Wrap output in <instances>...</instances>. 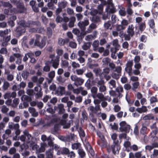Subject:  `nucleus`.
Returning <instances> with one entry per match:
<instances>
[{"label": "nucleus", "instance_id": "f257e3e1", "mask_svg": "<svg viewBox=\"0 0 158 158\" xmlns=\"http://www.w3.org/2000/svg\"><path fill=\"white\" fill-rule=\"evenodd\" d=\"M49 58L51 59V60H47L45 61V66L43 68V71L44 72H48L51 69L50 64H52L53 68L57 69L59 64L60 58L57 56L55 57V54H51L49 56Z\"/></svg>", "mask_w": 158, "mask_h": 158}, {"label": "nucleus", "instance_id": "f03ea898", "mask_svg": "<svg viewBox=\"0 0 158 158\" xmlns=\"http://www.w3.org/2000/svg\"><path fill=\"white\" fill-rule=\"evenodd\" d=\"M48 105L49 107L47 109V111L48 113L53 114V115L51 116L50 120L47 122L46 124V125L47 126H50L57 122V121L59 120V118L57 116L56 114H54L55 113L56 109L54 108L53 109L51 107V105L48 103Z\"/></svg>", "mask_w": 158, "mask_h": 158}, {"label": "nucleus", "instance_id": "7ed1b4c3", "mask_svg": "<svg viewBox=\"0 0 158 158\" xmlns=\"http://www.w3.org/2000/svg\"><path fill=\"white\" fill-rule=\"evenodd\" d=\"M100 101L98 99H96L94 101V103L96 105L95 107L90 106L88 108V110L90 111V114L93 116L94 113H97V112L101 110L100 106L99 105Z\"/></svg>", "mask_w": 158, "mask_h": 158}, {"label": "nucleus", "instance_id": "20e7f679", "mask_svg": "<svg viewBox=\"0 0 158 158\" xmlns=\"http://www.w3.org/2000/svg\"><path fill=\"white\" fill-rule=\"evenodd\" d=\"M134 28L132 25H129L128 26L127 31V34L124 35V36L125 40H130L131 37L134 35L135 33V32L134 31Z\"/></svg>", "mask_w": 158, "mask_h": 158}, {"label": "nucleus", "instance_id": "39448f33", "mask_svg": "<svg viewBox=\"0 0 158 158\" xmlns=\"http://www.w3.org/2000/svg\"><path fill=\"white\" fill-rule=\"evenodd\" d=\"M70 78L71 80L74 82V85L77 87L82 85L84 81V80L83 79L78 77L75 75H71Z\"/></svg>", "mask_w": 158, "mask_h": 158}, {"label": "nucleus", "instance_id": "423d86ee", "mask_svg": "<svg viewBox=\"0 0 158 158\" xmlns=\"http://www.w3.org/2000/svg\"><path fill=\"white\" fill-rule=\"evenodd\" d=\"M45 44V41L44 39L40 36L36 35L34 44L35 46H37L40 48H42L44 46Z\"/></svg>", "mask_w": 158, "mask_h": 158}, {"label": "nucleus", "instance_id": "0eeeda50", "mask_svg": "<svg viewBox=\"0 0 158 158\" xmlns=\"http://www.w3.org/2000/svg\"><path fill=\"white\" fill-rule=\"evenodd\" d=\"M97 86L98 88L99 91L100 92H104L106 90V86L105 85V82L103 79H100L96 81Z\"/></svg>", "mask_w": 158, "mask_h": 158}, {"label": "nucleus", "instance_id": "6e6552de", "mask_svg": "<svg viewBox=\"0 0 158 158\" xmlns=\"http://www.w3.org/2000/svg\"><path fill=\"white\" fill-rule=\"evenodd\" d=\"M73 92L74 94H81V95L85 96L88 94L87 91L84 89V88L82 86H80L76 89H73Z\"/></svg>", "mask_w": 158, "mask_h": 158}, {"label": "nucleus", "instance_id": "1a4fd4ad", "mask_svg": "<svg viewBox=\"0 0 158 158\" xmlns=\"http://www.w3.org/2000/svg\"><path fill=\"white\" fill-rule=\"evenodd\" d=\"M89 20L87 19L83 21L80 22L78 23L79 27L83 32L84 35L85 34V32L86 31V26H88L89 24Z\"/></svg>", "mask_w": 158, "mask_h": 158}, {"label": "nucleus", "instance_id": "9d476101", "mask_svg": "<svg viewBox=\"0 0 158 158\" xmlns=\"http://www.w3.org/2000/svg\"><path fill=\"white\" fill-rule=\"evenodd\" d=\"M23 134L25 135L26 137V142L28 144L32 145L33 144L32 141V137L31 135L29 133L27 130H25L23 132Z\"/></svg>", "mask_w": 158, "mask_h": 158}, {"label": "nucleus", "instance_id": "9b49d317", "mask_svg": "<svg viewBox=\"0 0 158 158\" xmlns=\"http://www.w3.org/2000/svg\"><path fill=\"white\" fill-rule=\"evenodd\" d=\"M120 127L119 130L121 132L127 131H128L130 128V126L126 123L125 121H122L119 123Z\"/></svg>", "mask_w": 158, "mask_h": 158}, {"label": "nucleus", "instance_id": "f8f14e48", "mask_svg": "<svg viewBox=\"0 0 158 158\" xmlns=\"http://www.w3.org/2000/svg\"><path fill=\"white\" fill-rule=\"evenodd\" d=\"M54 109H56V110L58 111V113L59 114L64 113L65 111L64 106L62 104H58L57 106H55Z\"/></svg>", "mask_w": 158, "mask_h": 158}, {"label": "nucleus", "instance_id": "ddd939ff", "mask_svg": "<svg viewBox=\"0 0 158 158\" xmlns=\"http://www.w3.org/2000/svg\"><path fill=\"white\" fill-rule=\"evenodd\" d=\"M4 74L6 75V79L9 81H12L14 79V75L13 73H11L10 71L8 69H6Z\"/></svg>", "mask_w": 158, "mask_h": 158}, {"label": "nucleus", "instance_id": "4468645a", "mask_svg": "<svg viewBox=\"0 0 158 158\" xmlns=\"http://www.w3.org/2000/svg\"><path fill=\"white\" fill-rule=\"evenodd\" d=\"M25 28L21 26H18L16 27L15 32L17 36L19 37L25 32Z\"/></svg>", "mask_w": 158, "mask_h": 158}, {"label": "nucleus", "instance_id": "2eb2a0df", "mask_svg": "<svg viewBox=\"0 0 158 158\" xmlns=\"http://www.w3.org/2000/svg\"><path fill=\"white\" fill-rule=\"evenodd\" d=\"M55 73L54 71H51L48 73V78H47L46 79L48 80V84H50L52 82L55 77Z\"/></svg>", "mask_w": 158, "mask_h": 158}, {"label": "nucleus", "instance_id": "dca6fc26", "mask_svg": "<svg viewBox=\"0 0 158 158\" xmlns=\"http://www.w3.org/2000/svg\"><path fill=\"white\" fill-rule=\"evenodd\" d=\"M40 147L38 149H37L38 146L36 145H35L34 147L36 148V151L37 152H44L45 150V148L47 146V144L45 142L42 143H41Z\"/></svg>", "mask_w": 158, "mask_h": 158}, {"label": "nucleus", "instance_id": "f3484780", "mask_svg": "<svg viewBox=\"0 0 158 158\" xmlns=\"http://www.w3.org/2000/svg\"><path fill=\"white\" fill-rule=\"evenodd\" d=\"M97 27V25L94 23H91L89 26L86 31L85 32L84 35H85L87 33L91 32L93 30L96 29Z\"/></svg>", "mask_w": 158, "mask_h": 158}, {"label": "nucleus", "instance_id": "a211bd4d", "mask_svg": "<svg viewBox=\"0 0 158 158\" xmlns=\"http://www.w3.org/2000/svg\"><path fill=\"white\" fill-rule=\"evenodd\" d=\"M126 67L125 68V70L130 75L131 73L132 70L131 67L133 65V61H128L126 64Z\"/></svg>", "mask_w": 158, "mask_h": 158}, {"label": "nucleus", "instance_id": "6ab92c4d", "mask_svg": "<svg viewBox=\"0 0 158 158\" xmlns=\"http://www.w3.org/2000/svg\"><path fill=\"white\" fill-rule=\"evenodd\" d=\"M108 85L110 89L115 88L116 87V82L115 80L112 79L108 82Z\"/></svg>", "mask_w": 158, "mask_h": 158}, {"label": "nucleus", "instance_id": "aec40b11", "mask_svg": "<svg viewBox=\"0 0 158 158\" xmlns=\"http://www.w3.org/2000/svg\"><path fill=\"white\" fill-rule=\"evenodd\" d=\"M106 12L109 13H113L115 12V8L114 4L108 5L107 8L106 9Z\"/></svg>", "mask_w": 158, "mask_h": 158}, {"label": "nucleus", "instance_id": "412c9836", "mask_svg": "<svg viewBox=\"0 0 158 158\" xmlns=\"http://www.w3.org/2000/svg\"><path fill=\"white\" fill-rule=\"evenodd\" d=\"M69 41V39L67 38L63 39L60 38L58 40V43L60 46H62L64 45L65 44L67 43Z\"/></svg>", "mask_w": 158, "mask_h": 158}, {"label": "nucleus", "instance_id": "4be33fe9", "mask_svg": "<svg viewBox=\"0 0 158 158\" xmlns=\"http://www.w3.org/2000/svg\"><path fill=\"white\" fill-rule=\"evenodd\" d=\"M102 93V92H100L98 93L93 98H97L101 101L105 100L106 98H105L104 94Z\"/></svg>", "mask_w": 158, "mask_h": 158}, {"label": "nucleus", "instance_id": "5701e85b", "mask_svg": "<svg viewBox=\"0 0 158 158\" xmlns=\"http://www.w3.org/2000/svg\"><path fill=\"white\" fill-rule=\"evenodd\" d=\"M17 8L18 13H23L26 10V8L23 5L21 4H19L17 5Z\"/></svg>", "mask_w": 158, "mask_h": 158}, {"label": "nucleus", "instance_id": "b1692460", "mask_svg": "<svg viewBox=\"0 0 158 158\" xmlns=\"http://www.w3.org/2000/svg\"><path fill=\"white\" fill-rule=\"evenodd\" d=\"M10 32L11 30L10 29H6L3 31H0V36L4 37L6 35H8Z\"/></svg>", "mask_w": 158, "mask_h": 158}, {"label": "nucleus", "instance_id": "393cba45", "mask_svg": "<svg viewBox=\"0 0 158 158\" xmlns=\"http://www.w3.org/2000/svg\"><path fill=\"white\" fill-rule=\"evenodd\" d=\"M72 122V120L70 121L69 123H66V121L65 120H63L61 121V123L63 126V128L67 129L69 128L70 126V123Z\"/></svg>", "mask_w": 158, "mask_h": 158}, {"label": "nucleus", "instance_id": "a878e982", "mask_svg": "<svg viewBox=\"0 0 158 158\" xmlns=\"http://www.w3.org/2000/svg\"><path fill=\"white\" fill-rule=\"evenodd\" d=\"M18 24L19 25V26H21L22 27H23L24 28L30 26L29 24L26 23L25 21L23 20L20 21L18 23Z\"/></svg>", "mask_w": 158, "mask_h": 158}, {"label": "nucleus", "instance_id": "bb28decb", "mask_svg": "<svg viewBox=\"0 0 158 158\" xmlns=\"http://www.w3.org/2000/svg\"><path fill=\"white\" fill-rule=\"evenodd\" d=\"M60 127V125L59 124H56L54 125L53 128L51 130V133L54 134L55 132H57L59 130Z\"/></svg>", "mask_w": 158, "mask_h": 158}, {"label": "nucleus", "instance_id": "cd10ccee", "mask_svg": "<svg viewBox=\"0 0 158 158\" xmlns=\"http://www.w3.org/2000/svg\"><path fill=\"white\" fill-rule=\"evenodd\" d=\"M68 4L67 2L65 0H63L59 2L58 3V7H60L62 9L65 8Z\"/></svg>", "mask_w": 158, "mask_h": 158}, {"label": "nucleus", "instance_id": "c85d7f7f", "mask_svg": "<svg viewBox=\"0 0 158 158\" xmlns=\"http://www.w3.org/2000/svg\"><path fill=\"white\" fill-rule=\"evenodd\" d=\"M115 90L118 93V97H119V98H120L122 96L121 94V93L123 92V87L121 86H119L117 87H116L115 88Z\"/></svg>", "mask_w": 158, "mask_h": 158}, {"label": "nucleus", "instance_id": "c756f323", "mask_svg": "<svg viewBox=\"0 0 158 158\" xmlns=\"http://www.w3.org/2000/svg\"><path fill=\"white\" fill-rule=\"evenodd\" d=\"M113 45L114 47V48L116 50H118L120 47L118 44V41L117 39L114 40L112 42Z\"/></svg>", "mask_w": 158, "mask_h": 158}, {"label": "nucleus", "instance_id": "7c9ffc66", "mask_svg": "<svg viewBox=\"0 0 158 158\" xmlns=\"http://www.w3.org/2000/svg\"><path fill=\"white\" fill-rule=\"evenodd\" d=\"M28 111L34 117H37L38 114V112L36 111L35 109L33 107H30L28 108Z\"/></svg>", "mask_w": 158, "mask_h": 158}, {"label": "nucleus", "instance_id": "2f4dec72", "mask_svg": "<svg viewBox=\"0 0 158 158\" xmlns=\"http://www.w3.org/2000/svg\"><path fill=\"white\" fill-rule=\"evenodd\" d=\"M111 148L112 151L114 154L118 153L120 148L117 145L115 144L111 146Z\"/></svg>", "mask_w": 158, "mask_h": 158}, {"label": "nucleus", "instance_id": "473e14b6", "mask_svg": "<svg viewBox=\"0 0 158 158\" xmlns=\"http://www.w3.org/2000/svg\"><path fill=\"white\" fill-rule=\"evenodd\" d=\"M136 111L139 113H142L146 112L148 109L146 106H143L141 107L137 108Z\"/></svg>", "mask_w": 158, "mask_h": 158}, {"label": "nucleus", "instance_id": "72a5a7b5", "mask_svg": "<svg viewBox=\"0 0 158 158\" xmlns=\"http://www.w3.org/2000/svg\"><path fill=\"white\" fill-rule=\"evenodd\" d=\"M90 91L91 93V96L93 98L98 93V88L96 86H93L91 87Z\"/></svg>", "mask_w": 158, "mask_h": 158}, {"label": "nucleus", "instance_id": "f704fd0d", "mask_svg": "<svg viewBox=\"0 0 158 158\" xmlns=\"http://www.w3.org/2000/svg\"><path fill=\"white\" fill-rule=\"evenodd\" d=\"M54 139L52 138L51 136H49L48 137V145L51 147H53L54 143L53 142Z\"/></svg>", "mask_w": 158, "mask_h": 158}, {"label": "nucleus", "instance_id": "c9c22d12", "mask_svg": "<svg viewBox=\"0 0 158 158\" xmlns=\"http://www.w3.org/2000/svg\"><path fill=\"white\" fill-rule=\"evenodd\" d=\"M22 57V55L19 53H18V54L16 55V58H17V60L15 61V63L16 64H19L21 63Z\"/></svg>", "mask_w": 158, "mask_h": 158}, {"label": "nucleus", "instance_id": "e433bc0d", "mask_svg": "<svg viewBox=\"0 0 158 158\" xmlns=\"http://www.w3.org/2000/svg\"><path fill=\"white\" fill-rule=\"evenodd\" d=\"M34 56L33 53L30 52L26 54L23 58V61L24 62L26 61L29 58L31 57Z\"/></svg>", "mask_w": 158, "mask_h": 158}, {"label": "nucleus", "instance_id": "4c0bfd02", "mask_svg": "<svg viewBox=\"0 0 158 158\" xmlns=\"http://www.w3.org/2000/svg\"><path fill=\"white\" fill-rule=\"evenodd\" d=\"M96 76H100L102 75V70L100 68H95L93 70Z\"/></svg>", "mask_w": 158, "mask_h": 158}, {"label": "nucleus", "instance_id": "58836bf2", "mask_svg": "<svg viewBox=\"0 0 158 158\" xmlns=\"http://www.w3.org/2000/svg\"><path fill=\"white\" fill-rule=\"evenodd\" d=\"M76 21V18L74 17H72L70 18V21L68 24L69 27H74L75 22Z\"/></svg>", "mask_w": 158, "mask_h": 158}, {"label": "nucleus", "instance_id": "ea45409f", "mask_svg": "<svg viewBox=\"0 0 158 158\" xmlns=\"http://www.w3.org/2000/svg\"><path fill=\"white\" fill-rule=\"evenodd\" d=\"M147 128L145 126L143 125L140 131V134L144 135V138L145 139L146 137L145 134L146 133Z\"/></svg>", "mask_w": 158, "mask_h": 158}, {"label": "nucleus", "instance_id": "a19ab883", "mask_svg": "<svg viewBox=\"0 0 158 158\" xmlns=\"http://www.w3.org/2000/svg\"><path fill=\"white\" fill-rule=\"evenodd\" d=\"M121 75V74L118 73H117L113 72L111 74V77L116 80H118Z\"/></svg>", "mask_w": 158, "mask_h": 158}, {"label": "nucleus", "instance_id": "79ce46f5", "mask_svg": "<svg viewBox=\"0 0 158 158\" xmlns=\"http://www.w3.org/2000/svg\"><path fill=\"white\" fill-rule=\"evenodd\" d=\"M19 103V99L15 98L13 100L12 103L11 107L13 108H16Z\"/></svg>", "mask_w": 158, "mask_h": 158}, {"label": "nucleus", "instance_id": "37998d69", "mask_svg": "<svg viewBox=\"0 0 158 158\" xmlns=\"http://www.w3.org/2000/svg\"><path fill=\"white\" fill-rule=\"evenodd\" d=\"M60 152L62 154L65 155H69L70 152H69V149L67 148H63L60 150Z\"/></svg>", "mask_w": 158, "mask_h": 158}, {"label": "nucleus", "instance_id": "c03bdc74", "mask_svg": "<svg viewBox=\"0 0 158 158\" xmlns=\"http://www.w3.org/2000/svg\"><path fill=\"white\" fill-rule=\"evenodd\" d=\"M91 21L94 23H98L100 22V17L98 16H94L92 18Z\"/></svg>", "mask_w": 158, "mask_h": 158}, {"label": "nucleus", "instance_id": "a18cd8bd", "mask_svg": "<svg viewBox=\"0 0 158 158\" xmlns=\"http://www.w3.org/2000/svg\"><path fill=\"white\" fill-rule=\"evenodd\" d=\"M110 50L111 52V57L113 59H116V57L115 56V54L118 50L114 49V48H111Z\"/></svg>", "mask_w": 158, "mask_h": 158}, {"label": "nucleus", "instance_id": "49530a36", "mask_svg": "<svg viewBox=\"0 0 158 158\" xmlns=\"http://www.w3.org/2000/svg\"><path fill=\"white\" fill-rule=\"evenodd\" d=\"M2 6L5 7H7L9 8H11L12 7V5L9 2H1Z\"/></svg>", "mask_w": 158, "mask_h": 158}, {"label": "nucleus", "instance_id": "de8ad7c7", "mask_svg": "<svg viewBox=\"0 0 158 158\" xmlns=\"http://www.w3.org/2000/svg\"><path fill=\"white\" fill-rule=\"evenodd\" d=\"M99 42L98 40H95L94 41L92 44V46L93 47V50L94 51H96L97 48L99 47Z\"/></svg>", "mask_w": 158, "mask_h": 158}, {"label": "nucleus", "instance_id": "09e8293b", "mask_svg": "<svg viewBox=\"0 0 158 158\" xmlns=\"http://www.w3.org/2000/svg\"><path fill=\"white\" fill-rule=\"evenodd\" d=\"M9 110V108L6 106L3 105L1 107V111L2 113L6 114Z\"/></svg>", "mask_w": 158, "mask_h": 158}, {"label": "nucleus", "instance_id": "8fccbe9b", "mask_svg": "<svg viewBox=\"0 0 158 158\" xmlns=\"http://www.w3.org/2000/svg\"><path fill=\"white\" fill-rule=\"evenodd\" d=\"M58 89L61 95L65 94V87H64L59 86L58 88Z\"/></svg>", "mask_w": 158, "mask_h": 158}, {"label": "nucleus", "instance_id": "3c124183", "mask_svg": "<svg viewBox=\"0 0 158 158\" xmlns=\"http://www.w3.org/2000/svg\"><path fill=\"white\" fill-rule=\"evenodd\" d=\"M10 86V84L9 82L7 81H4L2 87V89L4 90H6L8 89Z\"/></svg>", "mask_w": 158, "mask_h": 158}, {"label": "nucleus", "instance_id": "603ef678", "mask_svg": "<svg viewBox=\"0 0 158 158\" xmlns=\"http://www.w3.org/2000/svg\"><path fill=\"white\" fill-rule=\"evenodd\" d=\"M104 27L106 29H111L112 28L111 27V22L110 21H108L105 23L103 25Z\"/></svg>", "mask_w": 158, "mask_h": 158}, {"label": "nucleus", "instance_id": "864d4df0", "mask_svg": "<svg viewBox=\"0 0 158 158\" xmlns=\"http://www.w3.org/2000/svg\"><path fill=\"white\" fill-rule=\"evenodd\" d=\"M29 72L27 70H25L23 71L21 76L22 77L25 79H26L29 75Z\"/></svg>", "mask_w": 158, "mask_h": 158}, {"label": "nucleus", "instance_id": "5fc2aeb1", "mask_svg": "<svg viewBox=\"0 0 158 158\" xmlns=\"http://www.w3.org/2000/svg\"><path fill=\"white\" fill-rule=\"evenodd\" d=\"M91 46L90 44L89 43H85L82 46V48L84 50H87L89 49Z\"/></svg>", "mask_w": 158, "mask_h": 158}, {"label": "nucleus", "instance_id": "6e6d98bb", "mask_svg": "<svg viewBox=\"0 0 158 158\" xmlns=\"http://www.w3.org/2000/svg\"><path fill=\"white\" fill-rule=\"evenodd\" d=\"M97 116L99 117H101L103 120H105L106 118V115L105 113H101V112L97 113H96Z\"/></svg>", "mask_w": 158, "mask_h": 158}, {"label": "nucleus", "instance_id": "4d7b16f0", "mask_svg": "<svg viewBox=\"0 0 158 158\" xmlns=\"http://www.w3.org/2000/svg\"><path fill=\"white\" fill-rule=\"evenodd\" d=\"M110 69L108 67H106L103 69V71L102 72V75H108L110 72Z\"/></svg>", "mask_w": 158, "mask_h": 158}, {"label": "nucleus", "instance_id": "13d9d810", "mask_svg": "<svg viewBox=\"0 0 158 158\" xmlns=\"http://www.w3.org/2000/svg\"><path fill=\"white\" fill-rule=\"evenodd\" d=\"M18 53H14L13 55H11L9 59V61L10 62L12 63L15 61L16 55L18 54Z\"/></svg>", "mask_w": 158, "mask_h": 158}, {"label": "nucleus", "instance_id": "bf43d9fd", "mask_svg": "<svg viewBox=\"0 0 158 158\" xmlns=\"http://www.w3.org/2000/svg\"><path fill=\"white\" fill-rule=\"evenodd\" d=\"M72 147L73 149H79L81 147V144L79 143H74L72 144Z\"/></svg>", "mask_w": 158, "mask_h": 158}, {"label": "nucleus", "instance_id": "052dcab7", "mask_svg": "<svg viewBox=\"0 0 158 158\" xmlns=\"http://www.w3.org/2000/svg\"><path fill=\"white\" fill-rule=\"evenodd\" d=\"M27 40V36H24L22 40V44L23 45L25 46L27 48H28V46L26 43V41Z\"/></svg>", "mask_w": 158, "mask_h": 158}, {"label": "nucleus", "instance_id": "680f3d73", "mask_svg": "<svg viewBox=\"0 0 158 158\" xmlns=\"http://www.w3.org/2000/svg\"><path fill=\"white\" fill-rule=\"evenodd\" d=\"M85 76L87 78L93 79L94 78L93 73L91 72H89L85 74Z\"/></svg>", "mask_w": 158, "mask_h": 158}, {"label": "nucleus", "instance_id": "e2e57ef3", "mask_svg": "<svg viewBox=\"0 0 158 158\" xmlns=\"http://www.w3.org/2000/svg\"><path fill=\"white\" fill-rule=\"evenodd\" d=\"M47 6L48 7L52 10H53L54 9L56 8V7L54 6V4L51 1L47 3Z\"/></svg>", "mask_w": 158, "mask_h": 158}, {"label": "nucleus", "instance_id": "0e129e2a", "mask_svg": "<svg viewBox=\"0 0 158 158\" xmlns=\"http://www.w3.org/2000/svg\"><path fill=\"white\" fill-rule=\"evenodd\" d=\"M113 71L114 72H115L117 73L121 74L122 72V68L120 66H117Z\"/></svg>", "mask_w": 158, "mask_h": 158}, {"label": "nucleus", "instance_id": "69168bd1", "mask_svg": "<svg viewBox=\"0 0 158 158\" xmlns=\"http://www.w3.org/2000/svg\"><path fill=\"white\" fill-rule=\"evenodd\" d=\"M109 13L106 12L102 14V19L104 20H106L109 18Z\"/></svg>", "mask_w": 158, "mask_h": 158}, {"label": "nucleus", "instance_id": "338daca9", "mask_svg": "<svg viewBox=\"0 0 158 158\" xmlns=\"http://www.w3.org/2000/svg\"><path fill=\"white\" fill-rule=\"evenodd\" d=\"M46 155L48 158H52L53 157V153L50 150L46 152Z\"/></svg>", "mask_w": 158, "mask_h": 158}, {"label": "nucleus", "instance_id": "774afa93", "mask_svg": "<svg viewBox=\"0 0 158 158\" xmlns=\"http://www.w3.org/2000/svg\"><path fill=\"white\" fill-rule=\"evenodd\" d=\"M97 8L98 10V13L100 14H102L103 9V5L100 4L98 6Z\"/></svg>", "mask_w": 158, "mask_h": 158}]
</instances>
